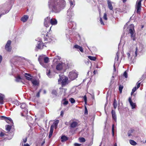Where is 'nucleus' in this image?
I'll list each match as a JSON object with an SVG mask.
<instances>
[{
	"instance_id": "09e8293b",
	"label": "nucleus",
	"mask_w": 146,
	"mask_h": 146,
	"mask_svg": "<svg viewBox=\"0 0 146 146\" xmlns=\"http://www.w3.org/2000/svg\"><path fill=\"white\" fill-rule=\"evenodd\" d=\"M123 76L125 78H127V74L126 71L124 72L123 74Z\"/></svg>"
},
{
	"instance_id": "0e129e2a",
	"label": "nucleus",
	"mask_w": 146,
	"mask_h": 146,
	"mask_svg": "<svg viewBox=\"0 0 146 146\" xmlns=\"http://www.w3.org/2000/svg\"><path fill=\"white\" fill-rule=\"evenodd\" d=\"M4 135V133L2 132H1L0 133V136L2 137Z\"/></svg>"
},
{
	"instance_id": "6e6d98bb",
	"label": "nucleus",
	"mask_w": 146,
	"mask_h": 146,
	"mask_svg": "<svg viewBox=\"0 0 146 146\" xmlns=\"http://www.w3.org/2000/svg\"><path fill=\"white\" fill-rule=\"evenodd\" d=\"M29 17L27 15H24L21 18H28Z\"/></svg>"
},
{
	"instance_id": "ddd939ff",
	"label": "nucleus",
	"mask_w": 146,
	"mask_h": 146,
	"mask_svg": "<svg viewBox=\"0 0 146 146\" xmlns=\"http://www.w3.org/2000/svg\"><path fill=\"white\" fill-rule=\"evenodd\" d=\"M21 108L22 109H23V111L26 114H27L28 113V110L27 109V107L26 104L24 103L21 104Z\"/></svg>"
},
{
	"instance_id": "338daca9",
	"label": "nucleus",
	"mask_w": 146,
	"mask_h": 146,
	"mask_svg": "<svg viewBox=\"0 0 146 146\" xmlns=\"http://www.w3.org/2000/svg\"><path fill=\"white\" fill-rule=\"evenodd\" d=\"M24 146H29V145L28 144H26L24 145Z\"/></svg>"
},
{
	"instance_id": "a211bd4d",
	"label": "nucleus",
	"mask_w": 146,
	"mask_h": 146,
	"mask_svg": "<svg viewBox=\"0 0 146 146\" xmlns=\"http://www.w3.org/2000/svg\"><path fill=\"white\" fill-rule=\"evenodd\" d=\"M24 59V58L23 57L15 56L13 57L12 60V61L15 60L16 62H17L18 61H20Z\"/></svg>"
},
{
	"instance_id": "79ce46f5",
	"label": "nucleus",
	"mask_w": 146,
	"mask_h": 146,
	"mask_svg": "<svg viewBox=\"0 0 146 146\" xmlns=\"http://www.w3.org/2000/svg\"><path fill=\"white\" fill-rule=\"evenodd\" d=\"M123 88V86L121 85H120L119 86V90L120 93H121Z\"/></svg>"
},
{
	"instance_id": "f704fd0d",
	"label": "nucleus",
	"mask_w": 146,
	"mask_h": 146,
	"mask_svg": "<svg viewBox=\"0 0 146 146\" xmlns=\"http://www.w3.org/2000/svg\"><path fill=\"white\" fill-rule=\"evenodd\" d=\"M113 106L114 108L115 109H116L117 107V103L116 100L115 99H114V100Z\"/></svg>"
},
{
	"instance_id": "de8ad7c7",
	"label": "nucleus",
	"mask_w": 146,
	"mask_h": 146,
	"mask_svg": "<svg viewBox=\"0 0 146 146\" xmlns=\"http://www.w3.org/2000/svg\"><path fill=\"white\" fill-rule=\"evenodd\" d=\"M14 104L17 106H19L20 104V102L16 100L14 102Z\"/></svg>"
},
{
	"instance_id": "8fccbe9b",
	"label": "nucleus",
	"mask_w": 146,
	"mask_h": 146,
	"mask_svg": "<svg viewBox=\"0 0 146 146\" xmlns=\"http://www.w3.org/2000/svg\"><path fill=\"white\" fill-rule=\"evenodd\" d=\"M84 101L85 104H86L87 103V97L86 95L84 96Z\"/></svg>"
},
{
	"instance_id": "49530a36",
	"label": "nucleus",
	"mask_w": 146,
	"mask_h": 146,
	"mask_svg": "<svg viewBox=\"0 0 146 146\" xmlns=\"http://www.w3.org/2000/svg\"><path fill=\"white\" fill-rule=\"evenodd\" d=\"M88 113V110L86 107L85 106L84 108V114L85 115H87Z\"/></svg>"
},
{
	"instance_id": "ea45409f",
	"label": "nucleus",
	"mask_w": 146,
	"mask_h": 146,
	"mask_svg": "<svg viewBox=\"0 0 146 146\" xmlns=\"http://www.w3.org/2000/svg\"><path fill=\"white\" fill-rule=\"evenodd\" d=\"M69 100L72 104H73L75 102V100L72 98H70L69 99Z\"/></svg>"
},
{
	"instance_id": "cd10ccee",
	"label": "nucleus",
	"mask_w": 146,
	"mask_h": 146,
	"mask_svg": "<svg viewBox=\"0 0 146 146\" xmlns=\"http://www.w3.org/2000/svg\"><path fill=\"white\" fill-rule=\"evenodd\" d=\"M78 125V123L76 122L73 121L70 125V127L72 128L75 127Z\"/></svg>"
},
{
	"instance_id": "864d4df0",
	"label": "nucleus",
	"mask_w": 146,
	"mask_h": 146,
	"mask_svg": "<svg viewBox=\"0 0 146 146\" xmlns=\"http://www.w3.org/2000/svg\"><path fill=\"white\" fill-rule=\"evenodd\" d=\"M113 78L114 77L113 76L110 81V84H112L113 83L114 80Z\"/></svg>"
},
{
	"instance_id": "3c124183",
	"label": "nucleus",
	"mask_w": 146,
	"mask_h": 146,
	"mask_svg": "<svg viewBox=\"0 0 146 146\" xmlns=\"http://www.w3.org/2000/svg\"><path fill=\"white\" fill-rule=\"evenodd\" d=\"M41 91V90H40L39 92L37 93L36 95V96L37 97H39L40 96V93Z\"/></svg>"
},
{
	"instance_id": "37998d69",
	"label": "nucleus",
	"mask_w": 146,
	"mask_h": 146,
	"mask_svg": "<svg viewBox=\"0 0 146 146\" xmlns=\"http://www.w3.org/2000/svg\"><path fill=\"white\" fill-rule=\"evenodd\" d=\"M114 124H113L112 125V135L113 136H114Z\"/></svg>"
},
{
	"instance_id": "1a4fd4ad",
	"label": "nucleus",
	"mask_w": 146,
	"mask_h": 146,
	"mask_svg": "<svg viewBox=\"0 0 146 146\" xmlns=\"http://www.w3.org/2000/svg\"><path fill=\"white\" fill-rule=\"evenodd\" d=\"M58 123L59 120H57L54 122L53 123V125L51 126L50 131L49 132V134L48 137L49 138H50L52 136V135L53 132L54 127H55V128H56V127H57Z\"/></svg>"
},
{
	"instance_id": "c03bdc74",
	"label": "nucleus",
	"mask_w": 146,
	"mask_h": 146,
	"mask_svg": "<svg viewBox=\"0 0 146 146\" xmlns=\"http://www.w3.org/2000/svg\"><path fill=\"white\" fill-rule=\"evenodd\" d=\"M133 129H131L128 132V136L130 137L131 136V133L133 132Z\"/></svg>"
},
{
	"instance_id": "13d9d810",
	"label": "nucleus",
	"mask_w": 146,
	"mask_h": 146,
	"mask_svg": "<svg viewBox=\"0 0 146 146\" xmlns=\"http://www.w3.org/2000/svg\"><path fill=\"white\" fill-rule=\"evenodd\" d=\"M64 111L63 110H62L60 112V116H61L62 117H63L64 115Z\"/></svg>"
},
{
	"instance_id": "a19ab883",
	"label": "nucleus",
	"mask_w": 146,
	"mask_h": 146,
	"mask_svg": "<svg viewBox=\"0 0 146 146\" xmlns=\"http://www.w3.org/2000/svg\"><path fill=\"white\" fill-rule=\"evenodd\" d=\"M21 80V78L19 76H18L16 78L15 80L17 82H19Z\"/></svg>"
},
{
	"instance_id": "58836bf2",
	"label": "nucleus",
	"mask_w": 146,
	"mask_h": 146,
	"mask_svg": "<svg viewBox=\"0 0 146 146\" xmlns=\"http://www.w3.org/2000/svg\"><path fill=\"white\" fill-rule=\"evenodd\" d=\"M138 88L136 87L135 86L134 87L132 90V92L131 93V94L132 95L133 93Z\"/></svg>"
},
{
	"instance_id": "052dcab7",
	"label": "nucleus",
	"mask_w": 146,
	"mask_h": 146,
	"mask_svg": "<svg viewBox=\"0 0 146 146\" xmlns=\"http://www.w3.org/2000/svg\"><path fill=\"white\" fill-rule=\"evenodd\" d=\"M46 32V33H47L48 32L47 31H46V30L44 29V30L42 32V34L43 35V33H44L46 34L45 32Z\"/></svg>"
},
{
	"instance_id": "20e7f679",
	"label": "nucleus",
	"mask_w": 146,
	"mask_h": 146,
	"mask_svg": "<svg viewBox=\"0 0 146 146\" xmlns=\"http://www.w3.org/2000/svg\"><path fill=\"white\" fill-rule=\"evenodd\" d=\"M68 23L70 25L69 29H66V36L67 38L69 37V34H70L72 32L71 29H76V23L74 22L71 21L68 22Z\"/></svg>"
},
{
	"instance_id": "a18cd8bd",
	"label": "nucleus",
	"mask_w": 146,
	"mask_h": 146,
	"mask_svg": "<svg viewBox=\"0 0 146 146\" xmlns=\"http://www.w3.org/2000/svg\"><path fill=\"white\" fill-rule=\"evenodd\" d=\"M52 93L53 95H56L57 94V91L56 90H53L52 91Z\"/></svg>"
},
{
	"instance_id": "f8f14e48",
	"label": "nucleus",
	"mask_w": 146,
	"mask_h": 146,
	"mask_svg": "<svg viewBox=\"0 0 146 146\" xmlns=\"http://www.w3.org/2000/svg\"><path fill=\"white\" fill-rule=\"evenodd\" d=\"M138 49L137 48V47H136V48L135 51V52L134 54H133V56L131 57H130V53L129 52L127 53V54L128 56V58L131 61L132 60L133 56H134V58L137 56V52L138 51Z\"/></svg>"
},
{
	"instance_id": "f257e3e1",
	"label": "nucleus",
	"mask_w": 146,
	"mask_h": 146,
	"mask_svg": "<svg viewBox=\"0 0 146 146\" xmlns=\"http://www.w3.org/2000/svg\"><path fill=\"white\" fill-rule=\"evenodd\" d=\"M66 5V2L64 0H49L48 2L49 7L52 10L51 12H50L49 16L46 18H52L54 12L58 13L63 9Z\"/></svg>"
},
{
	"instance_id": "7ed1b4c3",
	"label": "nucleus",
	"mask_w": 146,
	"mask_h": 146,
	"mask_svg": "<svg viewBox=\"0 0 146 146\" xmlns=\"http://www.w3.org/2000/svg\"><path fill=\"white\" fill-rule=\"evenodd\" d=\"M69 68L68 64L62 62H60L57 63L56 69L58 71H65Z\"/></svg>"
},
{
	"instance_id": "393cba45",
	"label": "nucleus",
	"mask_w": 146,
	"mask_h": 146,
	"mask_svg": "<svg viewBox=\"0 0 146 146\" xmlns=\"http://www.w3.org/2000/svg\"><path fill=\"white\" fill-rule=\"evenodd\" d=\"M74 47L76 49H78L82 52H83V50L82 47L80 46L77 44H76L74 45Z\"/></svg>"
},
{
	"instance_id": "680f3d73",
	"label": "nucleus",
	"mask_w": 146,
	"mask_h": 146,
	"mask_svg": "<svg viewBox=\"0 0 146 146\" xmlns=\"http://www.w3.org/2000/svg\"><path fill=\"white\" fill-rule=\"evenodd\" d=\"M2 60V56L0 55V63H1Z\"/></svg>"
},
{
	"instance_id": "f03ea898",
	"label": "nucleus",
	"mask_w": 146,
	"mask_h": 146,
	"mask_svg": "<svg viewBox=\"0 0 146 146\" xmlns=\"http://www.w3.org/2000/svg\"><path fill=\"white\" fill-rule=\"evenodd\" d=\"M0 118L1 119L4 120L7 123H11V125H6V130L9 133L13 126V123L12 119L9 117H6L4 116H0Z\"/></svg>"
},
{
	"instance_id": "dca6fc26",
	"label": "nucleus",
	"mask_w": 146,
	"mask_h": 146,
	"mask_svg": "<svg viewBox=\"0 0 146 146\" xmlns=\"http://www.w3.org/2000/svg\"><path fill=\"white\" fill-rule=\"evenodd\" d=\"M9 11V10H7L5 11V9L2 7V6L0 5V12L1 14H0V18L1 17V16L3 15H4L6 13H8Z\"/></svg>"
},
{
	"instance_id": "4d7b16f0",
	"label": "nucleus",
	"mask_w": 146,
	"mask_h": 146,
	"mask_svg": "<svg viewBox=\"0 0 146 146\" xmlns=\"http://www.w3.org/2000/svg\"><path fill=\"white\" fill-rule=\"evenodd\" d=\"M57 58H58L59 60H60V59H61V58L59 56H57V58H55L54 59V61H56Z\"/></svg>"
},
{
	"instance_id": "774afa93",
	"label": "nucleus",
	"mask_w": 146,
	"mask_h": 146,
	"mask_svg": "<svg viewBox=\"0 0 146 146\" xmlns=\"http://www.w3.org/2000/svg\"><path fill=\"white\" fill-rule=\"evenodd\" d=\"M114 146H117V144L116 143H115L114 144Z\"/></svg>"
},
{
	"instance_id": "c85d7f7f",
	"label": "nucleus",
	"mask_w": 146,
	"mask_h": 146,
	"mask_svg": "<svg viewBox=\"0 0 146 146\" xmlns=\"http://www.w3.org/2000/svg\"><path fill=\"white\" fill-rule=\"evenodd\" d=\"M61 141L62 142H64L66 141L68 139V138L66 136L63 135L61 137Z\"/></svg>"
},
{
	"instance_id": "9d476101",
	"label": "nucleus",
	"mask_w": 146,
	"mask_h": 146,
	"mask_svg": "<svg viewBox=\"0 0 146 146\" xmlns=\"http://www.w3.org/2000/svg\"><path fill=\"white\" fill-rule=\"evenodd\" d=\"M41 56H40L38 58V61L39 62L40 64L44 67L46 68L47 65L45 63H47L49 62V58L48 57H44V62H43L41 60Z\"/></svg>"
},
{
	"instance_id": "412c9836",
	"label": "nucleus",
	"mask_w": 146,
	"mask_h": 146,
	"mask_svg": "<svg viewBox=\"0 0 146 146\" xmlns=\"http://www.w3.org/2000/svg\"><path fill=\"white\" fill-rule=\"evenodd\" d=\"M25 78L26 80H28L29 81H31V80L32 78V76L29 73H25Z\"/></svg>"
},
{
	"instance_id": "6e6552de",
	"label": "nucleus",
	"mask_w": 146,
	"mask_h": 146,
	"mask_svg": "<svg viewBox=\"0 0 146 146\" xmlns=\"http://www.w3.org/2000/svg\"><path fill=\"white\" fill-rule=\"evenodd\" d=\"M78 74L77 72L75 70H73L69 72L68 76L72 80L75 79L78 77Z\"/></svg>"
},
{
	"instance_id": "4c0bfd02",
	"label": "nucleus",
	"mask_w": 146,
	"mask_h": 146,
	"mask_svg": "<svg viewBox=\"0 0 146 146\" xmlns=\"http://www.w3.org/2000/svg\"><path fill=\"white\" fill-rule=\"evenodd\" d=\"M47 75L49 78H51V76L50 75V70H47L46 71Z\"/></svg>"
},
{
	"instance_id": "2eb2a0df",
	"label": "nucleus",
	"mask_w": 146,
	"mask_h": 146,
	"mask_svg": "<svg viewBox=\"0 0 146 146\" xmlns=\"http://www.w3.org/2000/svg\"><path fill=\"white\" fill-rule=\"evenodd\" d=\"M11 42L10 40H9L7 41V43H6L5 47V49L8 51H10L11 50V48L10 46V45L11 44Z\"/></svg>"
},
{
	"instance_id": "423d86ee",
	"label": "nucleus",
	"mask_w": 146,
	"mask_h": 146,
	"mask_svg": "<svg viewBox=\"0 0 146 146\" xmlns=\"http://www.w3.org/2000/svg\"><path fill=\"white\" fill-rule=\"evenodd\" d=\"M46 34L43 33V35H44V38L45 41H47L45 43L50 42L52 41L54 39V38H53L52 35L49 33L48 32H47V33L45 32Z\"/></svg>"
},
{
	"instance_id": "473e14b6",
	"label": "nucleus",
	"mask_w": 146,
	"mask_h": 146,
	"mask_svg": "<svg viewBox=\"0 0 146 146\" xmlns=\"http://www.w3.org/2000/svg\"><path fill=\"white\" fill-rule=\"evenodd\" d=\"M100 19V21L101 23V25H104V22H106V21L108 19Z\"/></svg>"
},
{
	"instance_id": "b1692460",
	"label": "nucleus",
	"mask_w": 146,
	"mask_h": 146,
	"mask_svg": "<svg viewBox=\"0 0 146 146\" xmlns=\"http://www.w3.org/2000/svg\"><path fill=\"white\" fill-rule=\"evenodd\" d=\"M107 4L108 7L110 10H112L113 9V7L111 4V2L109 0H107Z\"/></svg>"
},
{
	"instance_id": "603ef678",
	"label": "nucleus",
	"mask_w": 146,
	"mask_h": 146,
	"mask_svg": "<svg viewBox=\"0 0 146 146\" xmlns=\"http://www.w3.org/2000/svg\"><path fill=\"white\" fill-rule=\"evenodd\" d=\"M28 19H21V21L23 23L27 21Z\"/></svg>"
},
{
	"instance_id": "c9c22d12",
	"label": "nucleus",
	"mask_w": 146,
	"mask_h": 146,
	"mask_svg": "<svg viewBox=\"0 0 146 146\" xmlns=\"http://www.w3.org/2000/svg\"><path fill=\"white\" fill-rule=\"evenodd\" d=\"M88 58L90 60H92L95 61L96 59V58L94 56H88Z\"/></svg>"
},
{
	"instance_id": "c756f323",
	"label": "nucleus",
	"mask_w": 146,
	"mask_h": 146,
	"mask_svg": "<svg viewBox=\"0 0 146 146\" xmlns=\"http://www.w3.org/2000/svg\"><path fill=\"white\" fill-rule=\"evenodd\" d=\"M32 82L33 85L37 86L39 84V81L38 80H34L32 81Z\"/></svg>"
},
{
	"instance_id": "aec40b11",
	"label": "nucleus",
	"mask_w": 146,
	"mask_h": 146,
	"mask_svg": "<svg viewBox=\"0 0 146 146\" xmlns=\"http://www.w3.org/2000/svg\"><path fill=\"white\" fill-rule=\"evenodd\" d=\"M50 24V19H45L44 25L46 27H48Z\"/></svg>"
},
{
	"instance_id": "e2e57ef3",
	"label": "nucleus",
	"mask_w": 146,
	"mask_h": 146,
	"mask_svg": "<svg viewBox=\"0 0 146 146\" xmlns=\"http://www.w3.org/2000/svg\"><path fill=\"white\" fill-rule=\"evenodd\" d=\"M107 15L106 13H104L103 18H107Z\"/></svg>"
},
{
	"instance_id": "72a5a7b5",
	"label": "nucleus",
	"mask_w": 146,
	"mask_h": 146,
	"mask_svg": "<svg viewBox=\"0 0 146 146\" xmlns=\"http://www.w3.org/2000/svg\"><path fill=\"white\" fill-rule=\"evenodd\" d=\"M129 141L130 144L132 145H135L137 144V143L133 140L130 139Z\"/></svg>"
},
{
	"instance_id": "7c9ffc66",
	"label": "nucleus",
	"mask_w": 146,
	"mask_h": 146,
	"mask_svg": "<svg viewBox=\"0 0 146 146\" xmlns=\"http://www.w3.org/2000/svg\"><path fill=\"white\" fill-rule=\"evenodd\" d=\"M68 101L66 100V99H63L62 101V104L64 105H66L68 104Z\"/></svg>"
},
{
	"instance_id": "69168bd1",
	"label": "nucleus",
	"mask_w": 146,
	"mask_h": 146,
	"mask_svg": "<svg viewBox=\"0 0 146 146\" xmlns=\"http://www.w3.org/2000/svg\"><path fill=\"white\" fill-rule=\"evenodd\" d=\"M27 141V139H23V142L24 143H25Z\"/></svg>"
},
{
	"instance_id": "0eeeda50",
	"label": "nucleus",
	"mask_w": 146,
	"mask_h": 146,
	"mask_svg": "<svg viewBox=\"0 0 146 146\" xmlns=\"http://www.w3.org/2000/svg\"><path fill=\"white\" fill-rule=\"evenodd\" d=\"M59 78L58 80V82L60 83L61 82L62 85H66L68 80V78L67 77H65L63 74L59 75Z\"/></svg>"
},
{
	"instance_id": "5701e85b",
	"label": "nucleus",
	"mask_w": 146,
	"mask_h": 146,
	"mask_svg": "<svg viewBox=\"0 0 146 146\" xmlns=\"http://www.w3.org/2000/svg\"><path fill=\"white\" fill-rule=\"evenodd\" d=\"M5 98L4 95L0 93V104H4L3 99Z\"/></svg>"
},
{
	"instance_id": "bb28decb",
	"label": "nucleus",
	"mask_w": 146,
	"mask_h": 146,
	"mask_svg": "<svg viewBox=\"0 0 146 146\" xmlns=\"http://www.w3.org/2000/svg\"><path fill=\"white\" fill-rule=\"evenodd\" d=\"M111 114L113 119L116 121V115L115 111L113 110H111Z\"/></svg>"
},
{
	"instance_id": "a878e982",
	"label": "nucleus",
	"mask_w": 146,
	"mask_h": 146,
	"mask_svg": "<svg viewBox=\"0 0 146 146\" xmlns=\"http://www.w3.org/2000/svg\"><path fill=\"white\" fill-rule=\"evenodd\" d=\"M67 16H68V17H67V18H69L71 17L74 14L69 9L67 11Z\"/></svg>"
},
{
	"instance_id": "e433bc0d",
	"label": "nucleus",
	"mask_w": 146,
	"mask_h": 146,
	"mask_svg": "<svg viewBox=\"0 0 146 146\" xmlns=\"http://www.w3.org/2000/svg\"><path fill=\"white\" fill-rule=\"evenodd\" d=\"M79 140L81 143L85 142L86 141L84 137H80L79 138Z\"/></svg>"
},
{
	"instance_id": "9b49d317",
	"label": "nucleus",
	"mask_w": 146,
	"mask_h": 146,
	"mask_svg": "<svg viewBox=\"0 0 146 146\" xmlns=\"http://www.w3.org/2000/svg\"><path fill=\"white\" fill-rule=\"evenodd\" d=\"M141 0H138L136 2V5L135 8L136 9V13L138 14H139L141 10Z\"/></svg>"
},
{
	"instance_id": "2f4dec72",
	"label": "nucleus",
	"mask_w": 146,
	"mask_h": 146,
	"mask_svg": "<svg viewBox=\"0 0 146 146\" xmlns=\"http://www.w3.org/2000/svg\"><path fill=\"white\" fill-rule=\"evenodd\" d=\"M71 6H73V7L75 5V3L74 0H68Z\"/></svg>"
},
{
	"instance_id": "bf43d9fd",
	"label": "nucleus",
	"mask_w": 146,
	"mask_h": 146,
	"mask_svg": "<svg viewBox=\"0 0 146 146\" xmlns=\"http://www.w3.org/2000/svg\"><path fill=\"white\" fill-rule=\"evenodd\" d=\"M74 145L75 146H80L81 145V144H78L77 143H75Z\"/></svg>"
},
{
	"instance_id": "5fc2aeb1",
	"label": "nucleus",
	"mask_w": 146,
	"mask_h": 146,
	"mask_svg": "<svg viewBox=\"0 0 146 146\" xmlns=\"http://www.w3.org/2000/svg\"><path fill=\"white\" fill-rule=\"evenodd\" d=\"M141 82H139V81H138L137 83V87L138 88L140 86Z\"/></svg>"
},
{
	"instance_id": "4468645a",
	"label": "nucleus",
	"mask_w": 146,
	"mask_h": 146,
	"mask_svg": "<svg viewBox=\"0 0 146 146\" xmlns=\"http://www.w3.org/2000/svg\"><path fill=\"white\" fill-rule=\"evenodd\" d=\"M44 46L46 47L43 42H42L38 41L37 43V45L36 46V47L37 48L41 49L43 48Z\"/></svg>"
},
{
	"instance_id": "f3484780",
	"label": "nucleus",
	"mask_w": 146,
	"mask_h": 146,
	"mask_svg": "<svg viewBox=\"0 0 146 146\" xmlns=\"http://www.w3.org/2000/svg\"><path fill=\"white\" fill-rule=\"evenodd\" d=\"M119 54L118 52H117L116 54V57L115 58V64L113 65V70L114 72L116 71V69L115 68V63H117L118 64V58H119Z\"/></svg>"
},
{
	"instance_id": "4be33fe9",
	"label": "nucleus",
	"mask_w": 146,
	"mask_h": 146,
	"mask_svg": "<svg viewBox=\"0 0 146 146\" xmlns=\"http://www.w3.org/2000/svg\"><path fill=\"white\" fill-rule=\"evenodd\" d=\"M50 24L52 25H55L57 23V21L56 19H50Z\"/></svg>"
},
{
	"instance_id": "6ab92c4d",
	"label": "nucleus",
	"mask_w": 146,
	"mask_h": 146,
	"mask_svg": "<svg viewBox=\"0 0 146 146\" xmlns=\"http://www.w3.org/2000/svg\"><path fill=\"white\" fill-rule=\"evenodd\" d=\"M129 101L130 103V106L131 107L132 109H134L135 108L136 106V104L135 103H133L131 100V98L129 97Z\"/></svg>"
},
{
	"instance_id": "39448f33",
	"label": "nucleus",
	"mask_w": 146,
	"mask_h": 146,
	"mask_svg": "<svg viewBox=\"0 0 146 146\" xmlns=\"http://www.w3.org/2000/svg\"><path fill=\"white\" fill-rule=\"evenodd\" d=\"M127 31L129 30V32L130 34L131 38L133 40H135L136 39L135 37V33L134 30V25L131 24L127 27Z\"/></svg>"
}]
</instances>
